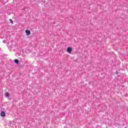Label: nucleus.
<instances>
[{
    "instance_id": "1",
    "label": "nucleus",
    "mask_w": 128,
    "mask_h": 128,
    "mask_svg": "<svg viewBox=\"0 0 128 128\" xmlns=\"http://www.w3.org/2000/svg\"><path fill=\"white\" fill-rule=\"evenodd\" d=\"M72 51V48L70 47H68L67 48V52H68V54H70Z\"/></svg>"
},
{
    "instance_id": "2",
    "label": "nucleus",
    "mask_w": 128,
    "mask_h": 128,
    "mask_svg": "<svg viewBox=\"0 0 128 128\" xmlns=\"http://www.w3.org/2000/svg\"><path fill=\"white\" fill-rule=\"evenodd\" d=\"M0 116H2L3 118H4L6 116V112H4V111H2L0 112Z\"/></svg>"
},
{
    "instance_id": "3",
    "label": "nucleus",
    "mask_w": 128,
    "mask_h": 128,
    "mask_svg": "<svg viewBox=\"0 0 128 128\" xmlns=\"http://www.w3.org/2000/svg\"><path fill=\"white\" fill-rule=\"evenodd\" d=\"M25 32L27 36H30V30H26Z\"/></svg>"
},
{
    "instance_id": "4",
    "label": "nucleus",
    "mask_w": 128,
    "mask_h": 128,
    "mask_svg": "<svg viewBox=\"0 0 128 128\" xmlns=\"http://www.w3.org/2000/svg\"><path fill=\"white\" fill-rule=\"evenodd\" d=\"M5 96L6 98H10V93H8V92H6L5 93Z\"/></svg>"
},
{
    "instance_id": "5",
    "label": "nucleus",
    "mask_w": 128,
    "mask_h": 128,
    "mask_svg": "<svg viewBox=\"0 0 128 128\" xmlns=\"http://www.w3.org/2000/svg\"><path fill=\"white\" fill-rule=\"evenodd\" d=\"M14 62H15V64H18V59H15L14 60Z\"/></svg>"
},
{
    "instance_id": "6",
    "label": "nucleus",
    "mask_w": 128,
    "mask_h": 128,
    "mask_svg": "<svg viewBox=\"0 0 128 128\" xmlns=\"http://www.w3.org/2000/svg\"><path fill=\"white\" fill-rule=\"evenodd\" d=\"M9 20H10V24H14V22L12 21V19H10Z\"/></svg>"
},
{
    "instance_id": "7",
    "label": "nucleus",
    "mask_w": 128,
    "mask_h": 128,
    "mask_svg": "<svg viewBox=\"0 0 128 128\" xmlns=\"http://www.w3.org/2000/svg\"><path fill=\"white\" fill-rule=\"evenodd\" d=\"M115 74H118V71H116Z\"/></svg>"
}]
</instances>
